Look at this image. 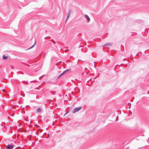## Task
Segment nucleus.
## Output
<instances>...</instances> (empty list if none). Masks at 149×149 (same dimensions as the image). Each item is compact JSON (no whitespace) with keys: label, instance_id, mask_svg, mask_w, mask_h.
<instances>
[{"label":"nucleus","instance_id":"4be33fe9","mask_svg":"<svg viewBox=\"0 0 149 149\" xmlns=\"http://www.w3.org/2000/svg\"><path fill=\"white\" fill-rule=\"evenodd\" d=\"M47 37H45V39H46V38Z\"/></svg>","mask_w":149,"mask_h":149},{"label":"nucleus","instance_id":"4468645a","mask_svg":"<svg viewBox=\"0 0 149 149\" xmlns=\"http://www.w3.org/2000/svg\"><path fill=\"white\" fill-rule=\"evenodd\" d=\"M50 92L52 93L53 94H54V93H55V92L52 91H50Z\"/></svg>","mask_w":149,"mask_h":149},{"label":"nucleus","instance_id":"f8f14e48","mask_svg":"<svg viewBox=\"0 0 149 149\" xmlns=\"http://www.w3.org/2000/svg\"><path fill=\"white\" fill-rule=\"evenodd\" d=\"M70 17V16H68L67 15V17H66V20H68V18L69 17Z\"/></svg>","mask_w":149,"mask_h":149},{"label":"nucleus","instance_id":"1a4fd4ad","mask_svg":"<svg viewBox=\"0 0 149 149\" xmlns=\"http://www.w3.org/2000/svg\"><path fill=\"white\" fill-rule=\"evenodd\" d=\"M71 12V10H70L68 12V13L67 14V15L70 16Z\"/></svg>","mask_w":149,"mask_h":149},{"label":"nucleus","instance_id":"a211bd4d","mask_svg":"<svg viewBox=\"0 0 149 149\" xmlns=\"http://www.w3.org/2000/svg\"><path fill=\"white\" fill-rule=\"evenodd\" d=\"M5 89H3L2 90V91L3 92H4L5 91Z\"/></svg>","mask_w":149,"mask_h":149},{"label":"nucleus","instance_id":"f257e3e1","mask_svg":"<svg viewBox=\"0 0 149 149\" xmlns=\"http://www.w3.org/2000/svg\"><path fill=\"white\" fill-rule=\"evenodd\" d=\"M82 108V107L80 106L78 107H77L74 108V110L72 111L73 113H74L78 111H79Z\"/></svg>","mask_w":149,"mask_h":149},{"label":"nucleus","instance_id":"39448f33","mask_svg":"<svg viewBox=\"0 0 149 149\" xmlns=\"http://www.w3.org/2000/svg\"><path fill=\"white\" fill-rule=\"evenodd\" d=\"M84 16L88 21H90V18L87 15L85 14Z\"/></svg>","mask_w":149,"mask_h":149},{"label":"nucleus","instance_id":"423d86ee","mask_svg":"<svg viewBox=\"0 0 149 149\" xmlns=\"http://www.w3.org/2000/svg\"><path fill=\"white\" fill-rule=\"evenodd\" d=\"M112 43H107L104 45V46H110L112 45Z\"/></svg>","mask_w":149,"mask_h":149},{"label":"nucleus","instance_id":"dca6fc26","mask_svg":"<svg viewBox=\"0 0 149 149\" xmlns=\"http://www.w3.org/2000/svg\"><path fill=\"white\" fill-rule=\"evenodd\" d=\"M10 67H11V68H12V69H13V66H12L10 65Z\"/></svg>","mask_w":149,"mask_h":149},{"label":"nucleus","instance_id":"f03ea898","mask_svg":"<svg viewBox=\"0 0 149 149\" xmlns=\"http://www.w3.org/2000/svg\"><path fill=\"white\" fill-rule=\"evenodd\" d=\"M15 146L13 144H10L6 146V149H12Z\"/></svg>","mask_w":149,"mask_h":149},{"label":"nucleus","instance_id":"412c9836","mask_svg":"<svg viewBox=\"0 0 149 149\" xmlns=\"http://www.w3.org/2000/svg\"><path fill=\"white\" fill-rule=\"evenodd\" d=\"M17 148H15V149H17Z\"/></svg>","mask_w":149,"mask_h":149},{"label":"nucleus","instance_id":"9b49d317","mask_svg":"<svg viewBox=\"0 0 149 149\" xmlns=\"http://www.w3.org/2000/svg\"><path fill=\"white\" fill-rule=\"evenodd\" d=\"M118 116H117L116 117V121H117L118 120Z\"/></svg>","mask_w":149,"mask_h":149},{"label":"nucleus","instance_id":"7ed1b4c3","mask_svg":"<svg viewBox=\"0 0 149 149\" xmlns=\"http://www.w3.org/2000/svg\"><path fill=\"white\" fill-rule=\"evenodd\" d=\"M70 70L69 69H67V70H65V71H63L61 74L60 75V76L61 77L62 76L63 74H65L66 72H68Z\"/></svg>","mask_w":149,"mask_h":149},{"label":"nucleus","instance_id":"aec40b11","mask_svg":"<svg viewBox=\"0 0 149 149\" xmlns=\"http://www.w3.org/2000/svg\"><path fill=\"white\" fill-rule=\"evenodd\" d=\"M0 149H2V148L0 146Z\"/></svg>","mask_w":149,"mask_h":149},{"label":"nucleus","instance_id":"6ab92c4d","mask_svg":"<svg viewBox=\"0 0 149 149\" xmlns=\"http://www.w3.org/2000/svg\"><path fill=\"white\" fill-rule=\"evenodd\" d=\"M82 47V46H79V48H80V47Z\"/></svg>","mask_w":149,"mask_h":149},{"label":"nucleus","instance_id":"20e7f679","mask_svg":"<svg viewBox=\"0 0 149 149\" xmlns=\"http://www.w3.org/2000/svg\"><path fill=\"white\" fill-rule=\"evenodd\" d=\"M42 111V109L40 108H38L36 110V112L38 113H41Z\"/></svg>","mask_w":149,"mask_h":149},{"label":"nucleus","instance_id":"6e6552de","mask_svg":"<svg viewBox=\"0 0 149 149\" xmlns=\"http://www.w3.org/2000/svg\"><path fill=\"white\" fill-rule=\"evenodd\" d=\"M36 41H35L34 44L31 47H30L29 49H27V50H28V49H31V48H33L34 46H35V45L36 44Z\"/></svg>","mask_w":149,"mask_h":149},{"label":"nucleus","instance_id":"ddd939ff","mask_svg":"<svg viewBox=\"0 0 149 149\" xmlns=\"http://www.w3.org/2000/svg\"><path fill=\"white\" fill-rule=\"evenodd\" d=\"M70 17V16H68L67 15V17H66V20H68V18L69 17Z\"/></svg>","mask_w":149,"mask_h":149},{"label":"nucleus","instance_id":"9d476101","mask_svg":"<svg viewBox=\"0 0 149 149\" xmlns=\"http://www.w3.org/2000/svg\"><path fill=\"white\" fill-rule=\"evenodd\" d=\"M51 41L54 44H55V43H56L55 42V41L54 40H53V39H52V40H51Z\"/></svg>","mask_w":149,"mask_h":149},{"label":"nucleus","instance_id":"2eb2a0df","mask_svg":"<svg viewBox=\"0 0 149 149\" xmlns=\"http://www.w3.org/2000/svg\"><path fill=\"white\" fill-rule=\"evenodd\" d=\"M43 76H44V75H43V76H41L40 77H39V79H41L42 77Z\"/></svg>","mask_w":149,"mask_h":149},{"label":"nucleus","instance_id":"f3484780","mask_svg":"<svg viewBox=\"0 0 149 149\" xmlns=\"http://www.w3.org/2000/svg\"><path fill=\"white\" fill-rule=\"evenodd\" d=\"M61 77V76H60V75H59V76L58 77V79H59V78H60V77Z\"/></svg>","mask_w":149,"mask_h":149},{"label":"nucleus","instance_id":"0eeeda50","mask_svg":"<svg viewBox=\"0 0 149 149\" xmlns=\"http://www.w3.org/2000/svg\"><path fill=\"white\" fill-rule=\"evenodd\" d=\"M8 58V56H5L4 55H3V59H6Z\"/></svg>","mask_w":149,"mask_h":149}]
</instances>
